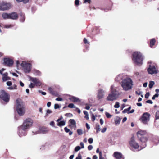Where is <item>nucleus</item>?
Instances as JSON below:
<instances>
[{"instance_id": "obj_44", "label": "nucleus", "mask_w": 159, "mask_h": 159, "mask_svg": "<svg viewBox=\"0 0 159 159\" xmlns=\"http://www.w3.org/2000/svg\"><path fill=\"white\" fill-rule=\"evenodd\" d=\"M88 142L89 143L92 144L93 141V139L92 138H90L88 139Z\"/></svg>"}, {"instance_id": "obj_42", "label": "nucleus", "mask_w": 159, "mask_h": 159, "mask_svg": "<svg viewBox=\"0 0 159 159\" xmlns=\"http://www.w3.org/2000/svg\"><path fill=\"white\" fill-rule=\"evenodd\" d=\"M156 118L157 119H159V111H157L156 113Z\"/></svg>"}, {"instance_id": "obj_23", "label": "nucleus", "mask_w": 159, "mask_h": 159, "mask_svg": "<svg viewBox=\"0 0 159 159\" xmlns=\"http://www.w3.org/2000/svg\"><path fill=\"white\" fill-rule=\"evenodd\" d=\"M69 99L71 101L73 102H77L80 101L79 98L73 96L70 97Z\"/></svg>"}, {"instance_id": "obj_11", "label": "nucleus", "mask_w": 159, "mask_h": 159, "mask_svg": "<svg viewBox=\"0 0 159 159\" xmlns=\"http://www.w3.org/2000/svg\"><path fill=\"white\" fill-rule=\"evenodd\" d=\"M11 7L10 3H7L4 2H0V10H5L9 9Z\"/></svg>"}, {"instance_id": "obj_40", "label": "nucleus", "mask_w": 159, "mask_h": 159, "mask_svg": "<svg viewBox=\"0 0 159 159\" xmlns=\"http://www.w3.org/2000/svg\"><path fill=\"white\" fill-rule=\"evenodd\" d=\"M81 149V148L80 146H77L75 148V151L76 152H77L80 150Z\"/></svg>"}, {"instance_id": "obj_39", "label": "nucleus", "mask_w": 159, "mask_h": 159, "mask_svg": "<svg viewBox=\"0 0 159 159\" xmlns=\"http://www.w3.org/2000/svg\"><path fill=\"white\" fill-rule=\"evenodd\" d=\"M68 107L70 108H75L76 107H75L73 103H70V104L68 106Z\"/></svg>"}, {"instance_id": "obj_16", "label": "nucleus", "mask_w": 159, "mask_h": 159, "mask_svg": "<svg viewBox=\"0 0 159 159\" xmlns=\"http://www.w3.org/2000/svg\"><path fill=\"white\" fill-rule=\"evenodd\" d=\"M113 156L116 159H124L122 154L118 152H115L113 154Z\"/></svg>"}, {"instance_id": "obj_12", "label": "nucleus", "mask_w": 159, "mask_h": 159, "mask_svg": "<svg viewBox=\"0 0 159 159\" xmlns=\"http://www.w3.org/2000/svg\"><path fill=\"white\" fill-rule=\"evenodd\" d=\"M105 92L102 89H100L98 91L96 94V97L98 100L103 98L105 96Z\"/></svg>"}, {"instance_id": "obj_60", "label": "nucleus", "mask_w": 159, "mask_h": 159, "mask_svg": "<svg viewBox=\"0 0 159 159\" xmlns=\"http://www.w3.org/2000/svg\"><path fill=\"white\" fill-rule=\"evenodd\" d=\"M107 130V128L106 127H105L103 128L101 130V132L102 133H104L106 132V131Z\"/></svg>"}, {"instance_id": "obj_7", "label": "nucleus", "mask_w": 159, "mask_h": 159, "mask_svg": "<svg viewBox=\"0 0 159 159\" xmlns=\"http://www.w3.org/2000/svg\"><path fill=\"white\" fill-rule=\"evenodd\" d=\"M10 95L4 90H1L0 92V98L5 102H9L10 99Z\"/></svg>"}, {"instance_id": "obj_17", "label": "nucleus", "mask_w": 159, "mask_h": 159, "mask_svg": "<svg viewBox=\"0 0 159 159\" xmlns=\"http://www.w3.org/2000/svg\"><path fill=\"white\" fill-rule=\"evenodd\" d=\"M48 131V129L46 127H42L41 128L39 131L36 132L35 134L38 133L46 134Z\"/></svg>"}, {"instance_id": "obj_9", "label": "nucleus", "mask_w": 159, "mask_h": 159, "mask_svg": "<svg viewBox=\"0 0 159 159\" xmlns=\"http://www.w3.org/2000/svg\"><path fill=\"white\" fill-rule=\"evenodd\" d=\"M129 143L131 147V149L133 151H134V148L136 149H138L139 147V144L135 140L134 136L131 138Z\"/></svg>"}, {"instance_id": "obj_30", "label": "nucleus", "mask_w": 159, "mask_h": 159, "mask_svg": "<svg viewBox=\"0 0 159 159\" xmlns=\"http://www.w3.org/2000/svg\"><path fill=\"white\" fill-rule=\"evenodd\" d=\"M131 108V107H129V108L127 109H124L122 113H129V111L130 110Z\"/></svg>"}, {"instance_id": "obj_14", "label": "nucleus", "mask_w": 159, "mask_h": 159, "mask_svg": "<svg viewBox=\"0 0 159 159\" xmlns=\"http://www.w3.org/2000/svg\"><path fill=\"white\" fill-rule=\"evenodd\" d=\"M30 80L34 83L35 85L37 86H40L41 85V83L39 80L36 78L30 77Z\"/></svg>"}, {"instance_id": "obj_4", "label": "nucleus", "mask_w": 159, "mask_h": 159, "mask_svg": "<svg viewBox=\"0 0 159 159\" xmlns=\"http://www.w3.org/2000/svg\"><path fill=\"white\" fill-rule=\"evenodd\" d=\"M133 60L134 63L138 66L143 64L144 56L139 52H134L133 54Z\"/></svg>"}, {"instance_id": "obj_20", "label": "nucleus", "mask_w": 159, "mask_h": 159, "mask_svg": "<svg viewBox=\"0 0 159 159\" xmlns=\"http://www.w3.org/2000/svg\"><path fill=\"white\" fill-rule=\"evenodd\" d=\"M8 73L6 72L2 74V80L3 81H5L10 80V78L8 76Z\"/></svg>"}, {"instance_id": "obj_51", "label": "nucleus", "mask_w": 159, "mask_h": 159, "mask_svg": "<svg viewBox=\"0 0 159 159\" xmlns=\"http://www.w3.org/2000/svg\"><path fill=\"white\" fill-rule=\"evenodd\" d=\"M60 108V106L58 104H55L54 105V108L55 109H58Z\"/></svg>"}, {"instance_id": "obj_62", "label": "nucleus", "mask_w": 159, "mask_h": 159, "mask_svg": "<svg viewBox=\"0 0 159 159\" xmlns=\"http://www.w3.org/2000/svg\"><path fill=\"white\" fill-rule=\"evenodd\" d=\"M146 102L147 103H150V104H152L153 103L152 102L151 100H150L147 101H146Z\"/></svg>"}, {"instance_id": "obj_27", "label": "nucleus", "mask_w": 159, "mask_h": 159, "mask_svg": "<svg viewBox=\"0 0 159 159\" xmlns=\"http://www.w3.org/2000/svg\"><path fill=\"white\" fill-rule=\"evenodd\" d=\"M20 21L21 22H23L25 20V15L24 13H21L20 14Z\"/></svg>"}, {"instance_id": "obj_49", "label": "nucleus", "mask_w": 159, "mask_h": 159, "mask_svg": "<svg viewBox=\"0 0 159 159\" xmlns=\"http://www.w3.org/2000/svg\"><path fill=\"white\" fill-rule=\"evenodd\" d=\"M35 84H33L32 83H31L29 85V87L30 88H33L35 86Z\"/></svg>"}, {"instance_id": "obj_21", "label": "nucleus", "mask_w": 159, "mask_h": 159, "mask_svg": "<svg viewBox=\"0 0 159 159\" xmlns=\"http://www.w3.org/2000/svg\"><path fill=\"white\" fill-rule=\"evenodd\" d=\"M137 134L138 137L139 138L143 136H144V135L146 134V132L145 131L140 130L138 131Z\"/></svg>"}, {"instance_id": "obj_61", "label": "nucleus", "mask_w": 159, "mask_h": 159, "mask_svg": "<svg viewBox=\"0 0 159 159\" xmlns=\"http://www.w3.org/2000/svg\"><path fill=\"white\" fill-rule=\"evenodd\" d=\"M92 120L93 121H94L95 120V116L93 114H92Z\"/></svg>"}, {"instance_id": "obj_37", "label": "nucleus", "mask_w": 159, "mask_h": 159, "mask_svg": "<svg viewBox=\"0 0 159 159\" xmlns=\"http://www.w3.org/2000/svg\"><path fill=\"white\" fill-rule=\"evenodd\" d=\"M120 107L119 103L118 102H116L114 107L115 108H118Z\"/></svg>"}, {"instance_id": "obj_26", "label": "nucleus", "mask_w": 159, "mask_h": 159, "mask_svg": "<svg viewBox=\"0 0 159 159\" xmlns=\"http://www.w3.org/2000/svg\"><path fill=\"white\" fill-rule=\"evenodd\" d=\"M2 16L4 19H10V14L4 13L2 14Z\"/></svg>"}, {"instance_id": "obj_18", "label": "nucleus", "mask_w": 159, "mask_h": 159, "mask_svg": "<svg viewBox=\"0 0 159 159\" xmlns=\"http://www.w3.org/2000/svg\"><path fill=\"white\" fill-rule=\"evenodd\" d=\"M139 138L140 139V141L143 143V146H142V148H144L146 146L145 143L147 140V138L146 136H143L140 138Z\"/></svg>"}, {"instance_id": "obj_46", "label": "nucleus", "mask_w": 159, "mask_h": 159, "mask_svg": "<svg viewBox=\"0 0 159 159\" xmlns=\"http://www.w3.org/2000/svg\"><path fill=\"white\" fill-rule=\"evenodd\" d=\"M52 111L51 110H49V109H48L47 110V112H46V116H47L48 114H50L51 113H52Z\"/></svg>"}, {"instance_id": "obj_59", "label": "nucleus", "mask_w": 159, "mask_h": 159, "mask_svg": "<svg viewBox=\"0 0 159 159\" xmlns=\"http://www.w3.org/2000/svg\"><path fill=\"white\" fill-rule=\"evenodd\" d=\"M90 0H84L83 3H84L88 2V3H90Z\"/></svg>"}, {"instance_id": "obj_64", "label": "nucleus", "mask_w": 159, "mask_h": 159, "mask_svg": "<svg viewBox=\"0 0 159 159\" xmlns=\"http://www.w3.org/2000/svg\"><path fill=\"white\" fill-rule=\"evenodd\" d=\"M100 123L101 125H102L103 124L104 121L101 118V119H100Z\"/></svg>"}, {"instance_id": "obj_22", "label": "nucleus", "mask_w": 159, "mask_h": 159, "mask_svg": "<svg viewBox=\"0 0 159 159\" xmlns=\"http://www.w3.org/2000/svg\"><path fill=\"white\" fill-rule=\"evenodd\" d=\"M69 122L70 124V125L71 127L75 128L76 127V122L74 120H69Z\"/></svg>"}, {"instance_id": "obj_28", "label": "nucleus", "mask_w": 159, "mask_h": 159, "mask_svg": "<svg viewBox=\"0 0 159 159\" xmlns=\"http://www.w3.org/2000/svg\"><path fill=\"white\" fill-rule=\"evenodd\" d=\"M156 42L155 39H152L150 40V47H152L154 44Z\"/></svg>"}, {"instance_id": "obj_19", "label": "nucleus", "mask_w": 159, "mask_h": 159, "mask_svg": "<svg viewBox=\"0 0 159 159\" xmlns=\"http://www.w3.org/2000/svg\"><path fill=\"white\" fill-rule=\"evenodd\" d=\"M18 17V15L16 13L14 12L10 14V19H17Z\"/></svg>"}, {"instance_id": "obj_55", "label": "nucleus", "mask_w": 159, "mask_h": 159, "mask_svg": "<svg viewBox=\"0 0 159 159\" xmlns=\"http://www.w3.org/2000/svg\"><path fill=\"white\" fill-rule=\"evenodd\" d=\"M56 100L57 101H62V99L60 97H58L56 99Z\"/></svg>"}, {"instance_id": "obj_34", "label": "nucleus", "mask_w": 159, "mask_h": 159, "mask_svg": "<svg viewBox=\"0 0 159 159\" xmlns=\"http://www.w3.org/2000/svg\"><path fill=\"white\" fill-rule=\"evenodd\" d=\"M154 82L153 81H151L149 82V87L150 88H152L153 85L154 84Z\"/></svg>"}, {"instance_id": "obj_15", "label": "nucleus", "mask_w": 159, "mask_h": 159, "mask_svg": "<svg viewBox=\"0 0 159 159\" xmlns=\"http://www.w3.org/2000/svg\"><path fill=\"white\" fill-rule=\"evenodd\" d=\"M26 129H24L21 126L18 128V135L20 136H25L26 134Z\"/></svg>"}, {"instance_id": "obj_43", "label": "nucleus", "mask_w": 159, "mask_h": 159, "mask_svg": "<svg viewBox=\"0 0 159 159\" xmlns=\"http://www.w3.org/2000/svg\"><path fill=\"white\" fill-rule=\"evenodd\" d=\"M99 159H105L104 157L102 156V153L101 152H99Z\"/></svg>"}, {"instance_id": "obj_13", "label": "nucleus", "mask_w": 159, "mask_h": 159, "mask_svg": "<svg viewBox=\"0 0 159 159\" xmlns=\"http://www.w3.org/2000/svg\"><path fill=\"white\" fill-rule=\"evenodd\" d=\"M4 63L5 65L10 67L13 65V61L9 58H5L4 59Z\"/></svg>"}, {"instance_id": "obj_48", "label": "nucleus", "mask_w": 159, "mask_h": 159, "mask_svg": "<svg viewBox=\"0 0 159 159\" xmlns=\"http://www.w3.org/2000/svg\"><path fill=\"white\" fill-rule=\"evenodd\" d=\"M159 95L158 93L155 94L152 98V100H154Z\"/></svg>"}, {"instance_id": "obj_63", "label": "nucleus", "mask_w": 159, "mask_h": 159, "mask_svg": "<svg viewBox=\"0 0 159 159\" xmlns=\"http://www.w3.org/2000/svg\"><path fill=\"white\" fill-rule=\"evenodd\" d=\"M50 125L51 126H53V127L54 126V122L53 121H51L50 123Z\"/></svg>"}, {"instance_id": "obj_8", "label": "nucleus", "mask_w": 159, "mask_h": 159, "mask_svg": "<svg viewBox=\"0 0 159 159\" xmlns=\"http://www.w3.org/2000/svg\"><path fill=\"white\" fill-rule=\"evenodd\" d=\"M150 116V115L149 113L147 112L144 113L140 118V120L143 124H147L149 121Z\"/></svg>"}, {"instance_id": "obj_35", "label": "nucleus", "mask_w": 159, "mask_h": 159, "mask_svg": "<svg viewBox=\"0 0 159 159\" xmlns=\"http://www.w3.org/2000/svg\"><path fill=\"white\" fill-rule=\"evenodd\" d=\"M16 1L18 2H23L24 3H26L29 2V0H16Z\"/></svg>"}, {"instance_id": "obj_10", "label": "nucleus", "mask_w": 159, "mask_h": 159, "mask_svg": "<svg viewBox=\"0 0 159 159\" xmlns=\"http://www.w3.org/2000/svg\"><path fill=\"white\" fill-rule=\"evenodd\" d=\"M147 71L148 73L150 74H156L158 72V70L155 67V66L152 64L149 65Z\"/></svg>"}, {"instance_id": "obj_24", "label": "nucleus", "mask_w": 159, "mask_h": 159, "mask_svg": "<svg viewBox=\"0 0 159 159\" xmlns=\"http://www.w3.org/2000/svg\"><path fill=\"white\" fill-rule=\"evenodd\" d=\"M121 121V119L118 116L116 117L115 120V123L116 125H119Z\"/></svg>"}, {"instance_id": "obj_33", "label": "nucleus", "mask_w": 159, "mask_h": 159, "mask_svg": "<svg viewBox=\"0 0 159 159\" xmlns=\"http://www.w3.org/2000/svg\"><path fill=\"white\" fill-rule=\"evenodd\" d=\"M48 90L50 93L53 95H55L56 94L55 93V92L53 90V89L51 88H48Z\"/></svg>"}, {"instance_id": "obj_2", "label": "nucleus", "mask_w": 159, "mask_h": 159, "mask_svg": "<svg viewBox=\"0 0 159 159\" xmlns=\"http://www.w3.org/2000/svg\"><path fill=\"white\" fill-rule=\"evenodd\" d=\"M133 81L130 78L127 77L122 80L121 86L123 90L128 91L131 90L133 85Z\"/></svg>"}, {"instance_id": "obj_29", "label": "nucleus", "mask_w": 159, "mask_h": 159, "mask_svg": "<svg viewBox=\"0 0 159 159\" xmlns=\"http://www.w3.org/2000/svg\"><path fill=\"white\" fill-rule=\"evenodd\" d=\"M95 129L96 130V132L98 133L100 131V125L98 124H96V125Z\"/></svg>"}, {"instance_id": "obj_38", "label": "nucleus", "mask_w": 159, "mask_h": 159, "mask_svg": "<svg viewBox=\"0 0 159 159\" xmlns=\"http://www.w3.org/2000/svg\"><path fill=\"white\" fill-rule=\"evenodd\" d=\"M105 115H106V117L107 118H110L112 116L109 113L107 112H106L105 113Z\"/></svg>"}, {"instance_id": "obj_53", "label": "nucleus", "mask_w": 159, "mask_h": 159, "mask_svg": "<svg viewBox=\"0 0 159 159\" xmlns=\"http://www.w3.org/2000/svg\"><path fill=\"white\" fill-rule=\"evenodd\" d=\"M88 149L89 150H91L92 149L93 147L92 145H89L88 146Z\"/></svg>"}, {"instance_id": "obj_47", "label": "nucleus", "mask_w": 159, "mask_h": 159, "mask_svg": "<svg viewBox=\"0 0 159 159\" xmlns=\"http://www.w3.org/2000/svg\"><path fill=\"white\" fill-rule=\"evenodd\" d=\"M13 26V25H6L4 26V27L6 28H11Z\"/></svg>"}, {"instance_id": "obj_32", "label": "nucleus", "mask_w": 159, "mask_h": 159, "mask_svg": "<svg viewBox=\"0 0 159 159\" xmlns=\"http://www.w3.org/2000/svg\"><path fill=\"white\" fill-rule=\"evenodd\" d=\"M7 88L10 90L16 89H17V86L15 84H14L12 86L8 87Z\"/></svg>"}, {"instance_id": "obj_57", "label": "nucleus", "mask_w": 159, "mask_h": 159, "mask_svg": "<svg viewBox=\"0 0 159 159\" xmlns=\"http://www.w3.org/2000/svg\"><path fill=\"white\" fill-rule=\"evenodd\" d=\"M80 145L81 146V148H84V144L83 142H81L80 143Z\"/></svg>"}, {"instance_id": "obj_25", "label": "nucleus", "mask_w": 159, "mask_h": 159, "mask_svg": "<svg viewBox=\"0 0 159 159\" xmlns=\"http://www.w3.org/2000/svg\"><path fill=\"white\" fill-rule=\"evenodd\" d=\"M124 75H123L120 74L118 75L116 78L115 80L116 81L119 82L123 78Z\"/></svg>"}, {"instance_id": "obj_56", "label": "nucleus", "mask_w": 159, "mask_h": 159, "mask_svg": "<svg viewBox=\"0 0 159 159\" xmlns=\"http://www.w3.org/2000/svg\"><path fill=\"white\" fill-rule=\"evenodd\" d=\"M7 84L9 86H10L12 84V82L11 81H8L7 82Z\"/></svg>"}, {"instance_id": "obj_36", "label": "nucleus", "mask_w": 159, "mask_h": 159, "mask_svg": "<svg viewBox=\"0 0 159 159\" xmlns=\"http://www.w3.org/2000/svg\"><path fill=\"white\" fill-rule=\"evenodd\" d=\"M153 141L156 144H157L159 142V138L157 137L155 139H154Z\"/></svg>"}, {"instance_id": "obj_6", "label": "nucleus", "mask_w": 159, "mask_h": 159, "mask_svg": "<svg viewBox=\"0 0 159 159\" xmlns=\"http://www.w3.org/2000/svg\"><path fill=\"white\" fill-rule=\"evenodd\" d=\"M33 123V120L30 118H28L25 120L21 126L24 129L27 130L31 127Z\"/></svg>"}, {"instance_id": "obj_1", "label": "nucleus", "mask_w": 159, "mask_h": 159, "mask_svg": "<svg viewBox=\"0 0 159 159\" xmlns=\"http://www.w3.org/2000/svg\"><path fill=\"white\" fill-rule=\"evenodd\" d=\"M111 93L109 94L106 98L108 101H113L117 98L120 94L119 93V87L115 84L112 85L111 87Z\"/></svg>"}, {"instance_id": "obj_31", "label": "nucleus", "mask_w": 159, "mask_h": 159, "mask_svg": "<svg viewBox=\"0 0 159 159\" xmlns=\"http://www.w3.org/2000/svg\"><path fill=\"white\" fill-rule=\"evenodd\" d=\"M65 125V122L64 121H61L59 122L57 124V125L58 126H64Z\"/></svg>"}, {"instance_id": "obj_52", "label": "nucleus", "mask_w": 159, "mask_h": 159, "mask_svg": "<svg viewBox=\"0 0 159 159\" xmlns=\"http://www.w3.org/2000/svg\"><path fill=\"white\" fill-rule=\"evenodd\" d=\"M64 130L66 133H68L70 132V129H68L66 127L64 128Z\"/></svg>"}, {"instance_id": "obj_41", "label": "nucleus", "mask_w": 159, "mask_h": 159, "mask_svg": "<svg viewBox=\"0 0 159 159\" xmlns=\"http://www.w3.org/2000/svg\"><path fill=\"white\" fill-rule=\"evenodd\" d=\"M77 132L79 135H81L82 134V131L81 129H78L77 130Z\"/></svg>"}, {"instance_id": "obj_54", "label": "nucleus", "mask_w": 159, "mask_h": 159, "mask_svg": "<svg viewBox=\"0 0 159 159\" xmlns=\"http://www.w3.org/2000/svg\"><path fill=\"white\" fill-rule=\"evenodd\" d=\"M149 96V93L148 92L145 95V97L146 98H148Z\"/></svg>"}, {"instance_id": "obj_50", "label": "nucleus", "mask_w": 159, "mask_h": 159, "mask_svg": "<svg viewBox=\"0 0 159 159\" xmlns=\"http://www.w3.org/2000/svg\"><path fill=\"white\" fill-rule=\"evenodd\" d=\"M75 4L76 6H78L79 4V0H75Z\"/></svg>"}, {"instance_id": "obj_58", "label": "nucleus", "mask_w": 159, "mask_h": 159, "mask_svg": "<svg viewBox=\"0 0 159 159\" xmlns=\"http://www.w3.org/2000/svg\"><path fill=\"white\" fill-rule=\"evenodd\" d=\"M39 92L41 93L42 95H45L46 94V93L45 92H43L41 90H39Z\"/></svg>"}, {"instance_id": "obj_5", "label": "nucleus", "mask_w": 159, "mask_h": 159, "mask_svg": "<svg viewBox=\"0 0 159 159\" xmlns=\"http://www.w3.org/2000/svg\"><path fill=\"white\" fill-rule=\"evenodd\" d=\"M20 65L23 68L25 73H29L31 71L32 68V65L28 61H23Z\"/></svg>"}, {"instance_id": "obj_3", "label": "nucleus", "mask_w": 159, "mask_h": 159, "mask_svg": "<svg viewBox=\"0 0 159 159\" xmlns=\"http://www.w3.org/2000/svg\"><path fill=\"white\" fill-rule=\"evenodd\" d=\"M16 110L20 116H23L25 113V106L24 103L20 99L16 100Z\"/></svg>"}, {"instance_id": "obj_45", "label": "nucleus", "mask_w": 159, "mask_h": 159, "mask_svg": "<svg viewBox=\"0 0 159 159\" xmlns=\"http://www.w3.org/2000/svg\"><path fill=\"white\" fill-rule=\"evenodd\" d=\"M75 159H82V156L80 153L78 154L77 157H76Z\"/></svg>"}]
</instances>
